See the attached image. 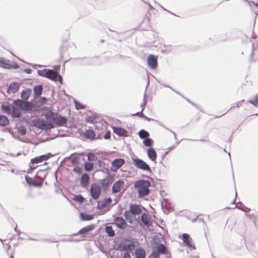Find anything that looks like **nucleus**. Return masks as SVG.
<instances>
[{"label":"nucleus","mask_w":258,"mask_h":258,"mask_svg":"<svg viewBox=\"0 0 258 258\" xmlns=\"http://www.w3.org/2000/svg\"><path fill=\"white\" fill-rule=\"evenodd\" d=\"M45 117L48 121H50L53 124L55 123L58 126H63L68 121L65 116L52 111H48L45 114Z\"/></svg>","instance_id":"nucleus-1"},{"label":"nucleus","mask_w":258,"mask_h":258,"mask_svg":"<svg viewBox=\"0 0 258 258\" xmlns=\"http://www.w3.org/2000/svg\"><path fill=\"white\" fill-rule=\"evenodd\" d=\"M151 183L148 180L141 179L136 181L134 183V187L138 189V194L140 197H143L149 194V187Z\"/></svg>","instance_id":"nucleus-2"},{"label":"nucleus","mask_w":258,"mask_h":258,"mask_svg":"<svg viewBox=\"0 0 258 258\" xmlns=\"http://www.w3.org/2000/svg\"><path fill=\"white\" fill-rule=\"evenodd\" d=\"M37 74L39 76L46 77L55 82L58 81L60 84H62V77L53 70L45 69L38 70Z\"/></svg>","instance_id":"nucleus-3"},{"label":"nucleus","mask_w":258,"mask_h":258,"mask_svg":"<svg viewBox=\"0 0 258 258\" xmlns=\"http://www.w3.org/2000/svg\"><path fill=\"white\" fill-rule=\"evenodd\" d=\"M32 125L39 129L45 130H49L55 127L50 121H45L39 118L33 119L32 121Z\"/></svg>","instance_id":"nucleus-4"},{"label":"nucleus","mask_w":258,"mask_h":258,"mask_svg":"<svg viewBox=\"0 0 258 258\" xmlns=\"http://www.w3.org/2000/svg\"><path fill=\"white\" fill-rule=\"evenodd\" d=\"M135 166L138 169L143 171H147L149 173L152 172L150 166L144 161L139 159L138 157L132 158Z\"/></svg>","instance_id":"nucleus-5"},{"label":"nucleus","mask_w":258,"mask_h":258,"mask_svg":"<svg viewBox=\"0 0 258 258\" xmlns=\"http://www.w3.org/2000/svg\"><path fill=\"white\" fill-rule=\"evenodd\" d=\"M167 252L166 246L162 243H158L150 255L149 258H157L159 255L166 254Z\"/></svg>","instance_id":"nucleus-6"},{"label":"nucleus","mask_w":258,"mask_h":258,"mask_svg":"<svg viewBox=\"0 0 258 258\" xmlns=\"http://www.w3.org/2000/svg\"><path fill=\"white\" fill-rule=\"evenodd\" d=\"M90 192L92 198L93 200H97L99 198L101 193V187L98 183H92L91 186Z\"/></svg>","instance_id":"nucleus-7"},{"label":"nucleus","mask_w":258,"mask_h":258,"mask_svg":"<svg viewBox=\"0 0 258 258\" xmlns=\"http://www.w3.org/2000/svg\"><path fill=\"white\" fill-rule=\"evenodd\" d=\"M119 247L121 250H132L135 248V245L133 241L128 240L120 242Z\"/></svg>","instance_id":"nucleus-8"},{"label":"nucleus","mask_w":258,"mask_h":258,"mask_svg":"<svg viewBox=\"0 0 258 258\" xmlns=\"http://www.w3.org/2000/svg\"><path fill=\"white\" fill-rule=\"evenodd\" d=\"M125 163V161L122 158L114 159L111 163V171L115 172Z\"/></svg>","instance_id":"nucleus-9"},{"label":"nucleus","mask_w":258,"mask_h":258,"mask_svg":"<svg viewBox=\"0 0 258 258\" xmlns=\"http://www.w3.org/2000/svg\"><path fill=\"white\" fill-rule=\"evenodd\" d=\"M53 155L51 153H48L47 154L42 155L39 156L35 157L34 158H32L31 160V163L32 164H36L43 162V161H45L48 160L50 157H52Z\"/></svg>","instance_id":"nucleus-10"},{"label":"nucleus","mask_w":258,"mask_h":258,"mask_svg":"<svg viewBox=\"0 0 258 258\" xmlns=\"http://www.w3.org/2000/svg\"><path fill=\"white\" fill-rule=\"evenodd\" d=\"M182 240L183 243L189 248H191L192 249H195L196 246L194 244L192 243V239L189 236V234L187 233H184L182 235Z\"/></svg>","instance_id":"nucleus-11"},{"label":"nucleus","mask_w":258,"mask_h":258,"mask_svg":"<svg viewBox=\"0 0 258 258\" xmlns=\"http://www.w3.org/2000/svg\"><path fill=\"white\" fill-rule=\"evenodd\" d=\"M148 65L151 69H155L158 66L157 58L153 54H150L148 57Z\"/></svg>","instance_id":"nucleus-12"},{"label":"nucleus","mask_w":258,"mask_h":258,"mask_svg":"<svg viewBox=\"0 0 258 258\" xmlns=\"http://www.w3.org/2000/svg\"><path fill=\"white\" fill-rule=\"evenodd\" d=\"M124 184V182L122 180H118L116 181L112 185V192L113 194H116L119 192L120 190L123 185Z\"/></svg>","instance_id":"nucleus-13"},{"label":"nucleus","mask_w":258,"mask_h":258,"mask_svg":"<svg viewBox=\"0 0 258 258\" xmlns=\"http://www.w3.org/2000/svg\"><path fill=\"white\" fill-rule=\"evenodd\" d=\"M114 223L118 228L122 229H124L127 226L126 222L121 217H116L114 218Z\"/></svg>","instance_id":"nucleus-14"},{"label":"nucleus","mask_w":258,"mask_h":258,"mask_svg":"<svg viewBox=\"0 0 258 258\" xmlns=\"http://www.w3.org/2000/svg\"><path fill=\"white\" fill-rule=\"evenodd\" d=\"M89 181L90 177L89 175L86 173L83 174L81 176L80 181V184L81 186L86 188L89 184Z\"/></svg>","instance_id":"nucleus-15"},{"label":"nucleus","mask_w":258,"mask_h":258,"mask_svg":"<svg viewBox=\"0 0 258 258\" xmlns=\"http://www.w3.org/2000/svg\"><path fill=\"white\" fill-rule=\"evenodd\" d=\"M129 210L134 216L140 215L142 212L140 207L137 204H130Z\"/></svg>","instance_id":"nucleus-16"},{"label":"nucleus","mask_w":258,"mask_h":258,"mask_svg":"<svg viewBox=\"0 0 258 258\" xmlns=\"http://www.w3.org/2000/svg\"><path fill=\"white\" fill-rule=\"evenodd\" d=\"M19 88V85L16 82L11 83L7 89V93L8 94L15 93L17 92Z\"/></svg>","instance_id":"nucleus-17"},{"label":"nucleus","mask_w":258,"mask_h":258,"mask_svg":"<svg viewBox=\"0 0 258 258\" xmlns=\"http://www.w3.org/2000/svg\"><path fill=\"white\" fill-rule=\"evenodd\" d=\"M113 132L120 137L127 136V131L121 127L114 126L113 127Z\"/></svg>","instance_id":"nucleus-18"},{"label":"nucleus","mask_w":258,"mask_h":258,"mask_svg":"<svg viewBox=\"0 0 258 258\" xmlns=\"http://www.w3.org/2000/svg\"><path fill=\"white\" fill-rule=\"evenodd\" d=\"M147 155L148 158L153 162L156 163L157 153L153 148H149L147 150Z\"/></svg>","instance_id":"nucleus-19"},{"label":"nucleus","mask_w":258,"mask_h":258,"mask_svg":"<svg viewBox=\"0 0 258 258\" xmlns=\"http://www.w3.org/2000/svg\"><path fill=\"white\" fill-rule=\"evenodd\" d=\"M141 221L143 224L147 227H150L152 225V223L150 221V218L149 217L148 215L145 213L142 214Z\"/></svg>","instance_id":"nucleus-20"},{"label":"nucleus","mask_w":258,"mask_h":258,"mask_svg":"<svg viewBox=\"0 0 258 258\" xmlns=\"http://www.w3.org/2000/svg\"><path fill=\"white\" fill-rule=\"evenodd\" d=\"M94 229V226L92 225L87 226L81 229L79 231L76 233L73 234V235H78L79 234L83 235L88 232L91 231Z\"/></svg>","instance_id":"nucleus-21"},{"label":"nucleus","mask_w":258,"mask_h":258,"mask_svg":"<svg viewBox=\"0 0 258 258\" xmlns=\"http://www.w3.org/2000/svg\"><path fill=\"white\" fill-rule=\"evenodd\" d=\"M10 114H11L12 116L14 118H18L21 116V112L13 105H12Z\"/></svg>","instance_id":"nucleus-22"},{"label":"nucleus","mask_w":258,"mask_h":258,"mask_svg":"<svg viewBox=\"0 0 258 258\" xmlns=\"http://www.w3.org/2000/svg\"><path fill=\"white\" fill-rule=\"evenodd\" d=\"M34 107V105L31 102L25 101L22 110L31 111Z\"/></svg>","instance_id":"nucleus-23"},{"label":"nucleus","mask_w":258,"mask_h":258,"mask_svg":"<svg viewBox=\"0 0 258 258\" xmlns=\"http://www.w3.org/2000/svg\"><path fill=\"white\" fill-rule=\"evenodd\" d=\"M43 87L41 85H37L34 88V96L35 98H38L42 94Z\"/></svg>","instance_id":"nucleus-24"},{"label":"nucleus","mask_w":258,"mask_h":258,"mask_svg":"<svg viewBox=\"0 0 258 258\" xmlns=\"http://www.w3.org/2000/svg\"><path fill=\"white\" fill-rule=\"evenodd\" d=\"M136 258H145L146 253L143 248H137L135 250Z\"/></svg>","instance_id":"nucleus-25"},{"label":"nucleus","mask_w":258,"mask_h":258,"mask_svg":"<svg viewBox=\"0 0 258 258\" xmlns=\"http://www.w3.org/2000/svg\"><path fill=\"white\" fill-rule=\"evenodd\" d=\"M9 62V60H6L3 57H0V66L1 67L7 69H11V64H10Z\"/></svg>","instance_id":"nucleus-26"},{"label":"nucleus","mask_w":258,"mask_h":258,"mask_svg":"<svg viewBox=\"0 0 258 258\" xmlns=\"http://www.w3.org/2000/svg\"><path fill=\"white\" fill-rule=\"evenodd\" d=\"M31 93V90L30 89H27L26 90H23L21 92V98L23 100L25 101H27L29 97L30 96Z\"/></svg>","instance_id":"nucleus-27"},{"label":"nucleus","mask_w":258,"mask_h":258,"mask_svg":"<svg viewBox=\"0 0 258 258\" xmlns=\"http://www.w3.org/2000/svg\"><path fill=\"white\" fill-rule=\"evenodd\" d=\"M84 136L89 139H94L95 138V134L92 130H87Z\"/></svg>","instance_id":"nucleus-28"},{"label":"nucleus","mask_w":258,"mask_h":258,"mask_svg":"<svg viewBox=\"0 0 258 258\" xmlns=\"http://www.w3.org/2000/svg\"><path fill=\"white\" fill-rule=\"evenodd\" d=\"M9 123V120L7 116L0 115V125L5 126L7 125Z\"/></svg>","instance_id":"nucleus-29"},{"label":"nucleus","mask_w":258,"mask_h":258,"mask_svg":"<svg viewBox=\"0 0 258 258\" xmlns=\"http://www.w3.org/2000/svg\"><path fill=\"white\" fill-rule=\"evenodd\" d=\"M112 183V180L110 178H106L101 180V185L103 187H107Z\"/></svg>","instance_id":"nucleus-30"},{"label":"nucleus","mask_w":258,"mask_h":258,"mask_svg":"<svg viewBox=\"0 0 258 258\" xmlns=\"http://www.w3.org/2000/svg\"><path fill=\"white\" fill-rule=\"evenodd\" d=\"M12 105V104H3L1 106V108L3 110V112L7 114L10 113Z\"/></svg>","instance_id":"nucleus-31"},{"label":"nucleus","mask_w":258,"mask_h":258,"mask_svg":"<svg viewBox=\"0 0 258 258\" xmlns=\"http://www.w3.org/2000/svg\"><path fill=\"white\" fill-rule=\"evenodd\" d=\"M124 216L125 217V219L131 224L132 223V219H133V217L132 216L133 215V214L131 213V212H130V210H127V211H125L124 212V214H123Z\"/></svg>","instance_id":"nucleus-32"},{"label":"nucleus","mask_w":258,"mask_h":258,"mask_svg":"<svg viewBox=\"0 0 258 258\" xmlns=\"http://www.w3.org/2000/svg\"><path fill=\"white\" fill-rule=\"evenodd\" d=\"M237 204H239V205L236 206L235 208H237L240 210H242L245 213H248L250 211V209L245 206L242 203L238 202Z\"/></svg>","instance_id":"nucleus-33"},{"label":"nucleus","mask_w":258,"mask_h":258,"mask_svg":"<svg viewBox=\"0 0 258 258\" xmlns=\"http://www.w3.org/2000/svg\"><path fill=\"white\" fill-rule=\"evenodd\" d=\"M138 135H139V137L142 139H145L149 137V136H150L149 133L147 131H146L144 130H140L139 132Z\"/></svg>","instance_id":"nucleus-34"},{"label":"nucleus","mask_w":258,"mask_h":258,"mask_svg":"<svg viewBox=\"0 0 258 258\" xmlns=\"http://www.w3.org/2000/svg\"><path fill=\"white\" fill-rule=\"evenodd\" d=\"M80 217L81 220L83 221H90L94 218L92 215L85 214L82 213H80Z\"/></svg>","instance_id":"nucleus-35"},{"label":"nucleus","mask_w":258,"mask_h":258,"mask_svg":"<svg viewBox=\"0 0 258 258\" xmlns=\"http://www.w3.org/2000/svg\"><path fill=\"white\" fill-rule=\"evenodd\" d=\"M105 230L109 236L113 237L115 235L114 231L113 230V228L111 226H106Z\"/></svg>","instance_id":"nucleus-36"},{"label":"nucleus","mask_w":258,"mask_h":258,"mask_svg":"<svg viewBox=\"0 0 258 258\" xmlns=\"http://www.w3.org/2000/svg\"><path fill=\"white\" fill-rule=\"evenodd\" d=\"M25 100H21V99H17L14 100L13 101V103L15 104V105L18 108H19L21 110H22V108L23 106V104L24 103Z\"/></svg>","instance_id":"nucleus-37"},{"label":"nucleus","mask_w":258,"mask_h":258,"mask_svg":"<svg viewBox=\"0 0 258 258\" xmlns=\"http://www.w3.org/2000/svg\"><path fill=\"white\" fill-rule=\"evenodd\" d=\"M164 86H165V87H168V88H169L170 89H171L172 90H173L174 92H175L176 93H177V94L179 95L180 96H182L183 98H184L187 102H188L189 103H191L192 105L195 106V107H197V105L192 102H191V101L188 99V98L185 97L182 94H181V93H180L179 92H177L176 91H175V90H174L173 88H172L171 87L168 86L167 85H166V84H164L163 85Z\"/></svg>","instance_id":"nucleus-38"},{"label":"nucleus","mask_w":258,"mask_h":258,"mask_svg":"<svg viewBox=\"0 0 258 258\" xmlns=\"http://www.w3.org/2000/svg\"><path fill=\"white\" fill-rule=\"evenodd\" d=\"M143 143L146 147H151L153 145L154 141L152 139L148 137L144 140Z\"/></svg>","instance_id":"nucleus-39"},{"label":"nucleus","mask_w":258,"mask_h":258,"mask_svg":"<svg viewBox=\"0 0 258 258\" xmlns=\"http://www.w3.org/2000/svg\"><path fill=\"white\" fill-rule=\"evenodd\" d=\"M93 163L89 162H85L84 163V168L86 171H90L93 168Z\"/></svg>","instance_id":"nucleus-40"},{"label":"nucleus","mask_w":258,"mask_h":258,"mask_svg":"<svg viewBox=\"0 0 258 258\" xmlns=\"http://www.w3.org/2000/svg\"><path fill=\"white\" fill-rule=\"evenodd\" d=\"M74 103L75 104L76 108L77 110H80L82 109H84L85 108V106L82 103H81L80 102L75 100Z\"/></svg>","instance_id":"nucleus-41"},{"label":"nucleus","mask_w":258,"mask_h":258,"mask_svg":"<svg viewBox=\"0 0 258 258\" xmlns=\"http://www.w3.org/2000/svg\"><path fill=\"white\" fill-rule=\"evenodd\" d=\"M248 102L252 104L255 107L258 106V94L254 97L253 100H250L248 101Z\"/></svg>","instance_id":"nucleus-42"},{"label":"nucleus","mask_w":258,"mask_h":258,"mask_svg":"<svg viewBox=\"0 0 258 258\" xmlns=\"http://www.w3.org/2000/svg\"><path fill=\"white\" fill-rule=\"evenodd\" d=\"M74 200L80 203H82L84 201L85 199L81 195H78L75 197Z\"/></svg>","instance_id":"nucleus-43"},{"label":"nucleus","mask_w":258,"mask_h":258,"mask_svg":"<svg viewBox=\"0 0 258 258\" xmlns=\"http://www.w3.org/2000/svg\"><path fill=\"white\" fill-rule=\"evenodd\" d=\"M25 180L29 185H36V183L33 181V179L31 177L28 175H26L25 177Z\"/></svg>","instance_id":"nucleus-44"},{"label":"nucleus","mask_w":258,"mask_h":258,"mask_svg":"<svg viewBox=\"0 0 258 258\" xmlns=\"http://www.w3.org/2000/svg\"><path fill=\"white\" fill-rule=\"evenodd\" d=\"M104 205L107 207L108 205H110L112 202V199L110 198L105 199L103 201Z\"/></svg>","instance_id":"nucleus-45"},{"label":"nucleus","mask_w":258,"mask_h":258,"mask_svg":"<svg viewBox=\"0 0 258 258\" xmlns=\"http://www.w3.org/2000/svg\"><path fill=\"white\" fill-rule=\"evenodd\" d=\"M87 157H88V160L90 161H94L96 158L95 155L93 153H88L87 154Z\"/></svg>","instance_id":"nucleus-46"},{"label":"nucleus","mask_w":258,"mask_h":258,"mask_svg":"<svg viewBox=\"0 0 258 258\" xmlns=\"http://www.w3.org/2000/svg\"><path fill=\"white\" fill-rule=\"evenodd\" d=\"M18 133L21 136H24L26 134V129L24 127H21L18 130Z\"/></svg>","instance_id":"nucleus-47"},{"label":"nucleus","mask_w":258,"mask_h":258,"mask_svg":"<svg viewBox=\"0 0 258 258\" xmlns=\"http://www.w3.org/2000/svg\"><path fill=\"white\" fill-rule=\"evenodd\" d=\"M106 208V206L103 203V202L101 201H99L97 203V208L98 209H103Z\"/></svg>","instance_id":"nucleus-48"},{"label":"nucleus","mask_w":258,"mask_h":258,"mask_svg":"<svg viewBox=\"0 0 258 258\" xmlns=\"http://www.w3.org/2000/svg\"><path fill=\"white\" fill-rule=\"evenodd\" d=\"M73 171L74 172H75L76 173L80 174L82 172V169L80 167H76L74 168Z\"/></svg>","instance_id":"nucleus-49"},{"label":"nucleus","mask_w":258,"mask_h":258,"mask_svg":"<svg viewBox=\"0 0 258 258\" xmlns=\"http://www.w3.org/2000/svg\"><path fill=\"white\" fill-rule=\"evenodd\" d=\"M71 163L74 165H77L79 164V158L75 157L73 158Z\"/></svg>","instance_id":"nucleus-50"},{"label":"nucleus","mask_w":258,"mask_h":258,"mask_svg":"<svg viewBox=\"0 0 258 258\" xmlns=\"http://www.w3.org/2000/svg\"><path fill=\"white\" fill-rule=\"evenodd\" d=\"M159 124H160V125H161L162 126H163L164 128H166L167 130H168V131H169V132H170L172 134H173V135H174V139H176V135L175 133L173 131H172L170 130L169 128H168V127H165V126L163 124H162V123H159Z\"/></svg>","instance_id":"nucleus-51"},{"label":"nucleus","mask_w":258,"mask_h":258,"mask_svg":"<svg viewBox=\"0 0 258 258\" xmlns=\"http://www.w3.org/2000/svg\"><path fill=\"white\" fill-rule=\"evenodd\" d=\"M94 119H95L94 117H93L92 116H88V117L86 119V120L87 122H93L94 121Z\"/></svg>","instance_id":"nucleus-52"},{"label":"nucleus","mask_w":258,"mask_h":258,"mask_svg":"<svg viewBox=\"0 0 258 258\" xmlns=\"http://www.w3.org/2000/svg\"><path fill=\"white\" fill-rule=\"evenodd\" d=\"M111 137V133L110 131L107 132L104 136L105 139H109Z\"/></svg>","instance_id":"nucleus-53"},{"label":"nucleus","mask_w":258,"mask_h":258,"mask_svg":"<svg viewBox=\"0 0 258 258\" xmlns=\"http://www.w3.org/2000/svg\"><path fill=\"white\" fill-rule=\"evenodd\" d=\"M145 96H146V95H145V94H144V103L141 105V107H142V110H141V111H142V112H143V110H144V109H145V105H146V101H145Z\"/></svg>","instance_id":"nucleus-54"},{"label":"nucleus","mask_w":258,"mask_h":258,"mask_svg":"<svg viewBox=\"0 0 258 258\" xmlns=\"http://www.w3.org/2000/svg\"><path fill=\"white\" fill-rule=\"evenodd\" d=\"M244 101V100H240L236 103L235 106H233V107H239L242 105V103Z\"/></svg>","instance_id":"nucleus-55"},{"label":"nucleus","mask_w":258,"mask_h":258,"mask_svg":"<svg viewBox=\"0 0 258 258\" xmlns=\"http://www.w3.org/2000/svg\"><path fill=\"white\" fill-rule=\"evenodd\" d=\"M143 112L141 111V112H137L135 114H132L133 116H135V115H139L140 116V117H144V116H145V115H144V114H143L142 113Z\"/></svg>","instance_id":"nucleus-56"},{"label":"nucleus","mask_w":258,"mask_h":258,"mask_svg":"<svg viewBox=\"0 0 258 258\" xmlns=\"http://www.w3.org/2000/svg\"><path fill=\"white\" fill-rule=\"evenodd\" d=\"M123 258H131L130 253L128 252L124 253Z\"/></svg>","instance_id":"nucleus-57"},{"label":"nucleus","mask_w":258,"mask_h":258,"mask_svg":"<svg viewBox=\"0 0 258 258\" xmlns=\"http://www.w3.org/2000/svg\"><path fill=\"white\" fill-rule=\"evenodd\" d=\"M24 72L27 73V74H31V72H32V70L30 69H26L25 70H24Z\"/></svg>","instance_id":"nucleus-58"},{"label":"nucleus","mask_w":258,"mask_h":258,"mask_svg":"<svg viewBox=\"0 0 258 258\" xmlns=\"http://www.w3.org/2000/svg\"><path fill=\"white\" fill-rule=\"evenodd\" d=\"M19 67V65L17 63H15L13 65L11 64V68L13 69H18Z\"/></svg>","instance_id":"nucleus-59"},{"label":"nucleus","mask_w":258,"mask_h":258,"mask_svg":"<svg viewBox=\"0 0 258 258\" xmlns=\"http://www.w3.org/2000/svg\"><path fill=\"white\" fill-rule=\"evenodd\" d=\"M41 100L43 101V102H45V101H46V98H45V97H42V98H41Z\"/></svg>","instance_id":"nucleus-60"},{"label":"nucleus","mask_w":258,"mask_h":258,"mask_svg":"<svg viewBox=\"0 0 258 258\" xmlns=\"http://www.w3.org/2000/svg\"><path fill=\"white\" fill-rule=\"evenodd\" d=\"M252 3L255 7H258V3H255L253 2H252Z\"/></svg>","instance_id":"nucleus-61"},{"label":"nucleus","mask_w":258,"mask_h":258,"mask_svg":"<svg viewBox=\"0 0 258 258\" xmlns=\"http://www.w3.org/2000/svg\"><path fill=\"white\" fill-rule=\"evenodd\" d=\"M42 185V184L41 183H38V184H36V185L35 186H41Z\"/></svg>","instance_id":"nucleus-62"},{"label":"nucleus","mask_w":258,"mask_h":258,"mask_svg":"<svg viewBox=\"0 0 258 258\" xmlns=\"http://www.w3.org/2000/svg\"><path fill=\"white\" fill-rule=\"evenodd\" d=\"M144 117H145V118H146V119H147L148 120H150L151 119L150 118H148L147 117V116H144Z\"/></svg>","instance_id":"nucleus-63"},{"label":"nucleus","mask_w":258,"mask_h":258,"mask_svg":"<svg viewBox=\"0 0 258 258\" xmlns=\"http://www.w3.org/2000/svg\"><path fill=\"white\" fill-rule=\"evenodd\" d=\"M29 239L31 240H34V241H38L37 239H34V238H30Z\"/></svg>","instance_id":"nucleus-64"}]
</instances>
